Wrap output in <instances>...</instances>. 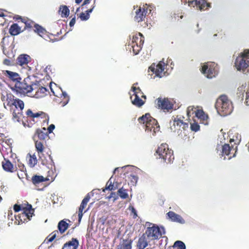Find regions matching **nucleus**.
<instances>
[{"mask_svg":"<svg viewBox=\"0 0 249 249\" xmlns=\"http://www.w3.org/2000/svg\"><path fill=\"white\" fill-rule=\"evenodd\" d=\"M173 124L171 125L170 128L171 131L177 132L179 137L184 141H189L190 137L186 134V129L188 127V123L183 122L181 117H173Z\"/></svg>","mask_w":249,"mask_h":249,"instance_id":"f03ea898","label":"nucleus"},{"mask_svg":"<svg viewBox=\"0 0 249 249\" xmlns=\"http://www.w3.org/2000/svg\"><path fill=\"white\" fill-rule=\"evenodd\" d=\"M131 185H135L137 182L138 177L134 174L131 173L128 176Z\"/></svg>","mask_w":249,"mask_h":249,"instance_id":"c03bdc74","label":"nucleus"},{"mask_svg":"<svg viewBox=\"0 0 249 249\" xmlns=\"http://www.w3.org/2000/svg\"><path fill=\"white\" fill-rule=\"evenodd\" d=\"M62 18H67L70 14V10L66 5H61L58 11Z\"/></svg>","mask_w":249,"mask_h":249,"instance_id":"7c9ffc66","label":"nucleus"},{"mask_svg":"<svg viewBox=\"0 0 249 249\" xmlns=\"http://www.w3.org/2000/svg\"><path fill=\"white\" fill-rule=\"evenodd\" d=\"M201 72L207 78H212L218 73L217 65L214 62H207L202 67Z\"/></svg>","mask_w":249,"mask_h":249,"instance_id":"6e6552de","label":"nucleus"},{"mask_svg":"<svg viewBox=\"0 0 249 249\" xmlns=\"http://www.w3.org/2000/svg\"><path fill=\"white\" fill-rule=\"evenodd\" d=\"M237 149V146L234 148L233 146H230L229 144H225L222 146V155L229 156V159H231L235 156Z\"/></svg>","mask_w":249,"mask_h":249,"instance_id":"4468645a","label":"nucleus"},{"mask_svg":"<svg viewBox=\"0 0 249 249\" xmlns=\"http://www.w3.org/2000/svg\"><path fill=\"white\" fill-rule=\"evenodd\" d=\"M145 234L152 240L158 239L161 236V233L159 228L155 226L148 227L145 231Z\"/></svg>","mask_w":249,"mask_h":249,"instance_id":"9d476101","label":"nucleus"},{"mask_svg":"<svg viewBox=\"0 0 249 249\" xmlns=\"http://www.w3.org/2000/svg\"><path fill=\"white\" fill-rule=\"evenodd\" d=\"M46 179L42 176L34 175L32 177V182L36 186H38L39 184L46 181Z\"/></svg>","mask_w":249,"mask_h":249,"instance_id":"cd10ccee","label":"nucleus"},{"mask_svg":"<svg viewBox=\"0 0 249 249\" xmlns=\"http://www.w3.org/2000/svg\"><path fill=\"white\" fill-rule=\"evenodd\" d=\"M144 43V37L142 35L139 33L138 34H136L133 36L132 39V44L143 45Z\"/></svg>","mask_w":249,"mask_h":249,"instance_id":"a878e982","label":"nucleus"},{"mask_svg":"<svg viewBox=\"0 0 249 249\" xmlns=\"http://www.w3.org/2000/svg\"><path fill=\"white\" fill-rule=\"evenodd\" d=\"M90 198V195L89 194H88L85 198L83 199L80 206L79 208V211H78V221L80 222L82 219V217L83 215V211L84 209L86 207L88 202Z\"/></svg>","mask_w":249,"mask_h":249,"instance_id":"aec40b11","label":"nucleus"},{"mask_svg":"<svg viewBox=\"0 0 249 249\" xmlns=\"http://www.w3.org/2000/svg\"><path fill=\"white\" fill-rule=\"evenodd\" d=\"M23 31V29L22 30L21 27L17 23H13L10 27L9 33L11 36H15L19 34Z\"/></svg>","mask_w":249,"mask_h":249,"instance_id":"b1692460","label":"nucleus"},{"mask_svg":"<svg viewBox=\"0 0 249 249\" xmlns=\"http://www.w3.org/2000/svg\"><path fill=\"white\" fill-rule=\"evenodd\" d=\"M61 30L59 32H57L56 34H51V36H49V38L51 40V41L52 42H54L55 41H57L58 40H60L62 38V37L60 38H56L55 36H58L59 35L61 34Z\"/></svg>","mask_w":249,"mask_h":249,"instance_id":"49530a36","label":"nucleus"},{"mask_svg":"<svg viewBox=\"0 0 249 249\" xmlns=\"http://www.w3.org/2000/svg\"><path fill=\"white\" fill-rule=\"evenodd\" d=\"M37 85L33 84L30 78L28 77L25 78L22 82L15 83V88L17 92L19 93L27 94L30 93L36 89Z\"/></svg>","mask_w":249,"mask_h":249,"instance_id":"0eeeda50","label":"nucleus"},{"mask_svg":"<svg viewBox=\"0 0 249 249\" xmlns=\"http://www.w3.org/2000/svg\"><path fill=\"white\" fill-rule=\"evenodd\" d=\"M132 89L133 92V95L135 96L136 93L137 94L139 95V96H141L142 98H143L145 99H146V96L143 94V92L142 91L141 89L139 87L136 88L135 87L133 86L132 87Z\"/></svg>","mask_w":249,"mask_h":249,"instance_id":"37998d69","label":"nucleus"},{"mask_svg":"<svg viewBox=\"0 0 249 249\" xmlns=\"http://www.w3.org/2000/svg\"><path fill=\"white\" fill-rule=\"evenodd\" d=\"M75 17L73 18L70 21L69 25L71 27H72L75 23Z\"/></svg>","mask_w":249,"mask_h":249,"instance_id":"e2e57ef3","label":"nucleus"},{"mask_svg":"<svg viewBox=\"0 0 249 249\" xmlns=\"http://www.w3.org/2000/svg\"><path fill=\"white\" fill-rule=\"evenodd\" d=\"M35 142V147L37 152H38V155H40L43 152L44 146L43 143L38 140L34 141Z\"/></svg>","mask_w":249,"mask_h":249,"instance_id":"ea45409f","label":"nucleus"},{"mask_svg":"<svg viewBox=\"0 0 249 249\" xmlns=\"http://www.w3.org/2000/svg\"><path fill=\"white\" fill-rule=\"evenodd\" d=\"M90 0H84L82 6H84V5L88 4L89 3Z\"/></svg>","mask_w":249,"mask_h":249,"instance_id":"69168bd1","label":"nucleus"},{"mask_svg":"<svg viewBox=\"0 0 249 249\" xmlns=\"http://www.w3.org/2000/svg\"><path fill=\"white\" fill-rule=\"evenodd\" d=\"M42 115L45 116V114L42 112H41L40 113H39V112H37V113H34V115H33V116H32V118H37Z\"/></svg>","mask_w":249,"mask_h":249,"instance_id":"5fc2aeb1","label":"nucleus"},{"mask_svg":"<svg viewBox=\"0 0 249 249\" xmlns=\"http://www.w3.org/2000/svg\"><path fill=\"white\" fill-rule=\"evenodd\" d=\"M30 58V56L27 54H21L17 58V64L22 67L26 71H30L31 69L28 66Z\"/></svg>","mask_w":249,"mask_h":249,"instance_id":"ddd939ff","label":"nucleus"},{"mask_svg":"<svg viewBox=\"0 0 249 249\" xmlns=\"http://www.w3.org/2000/svg\"><path fill=\"white\" fill-rule=\"evenodd\" d=\"M5 108L6 106L10 108L12 113V119L15 121H19L22 116V110L24 107V103L21 100L15 98L12 94H7L5 102L3 104Z\"/></svg>","mask_w":249,"mask_h":249,"instance_id":"f257e3e1","label":"nucleus"},{"mask_svg":"<svg viewBox=\"0 0 249 249\" xmlns=\"http://www.w3.org/2000/svg\"><path fill=\"white\" fill-rule=\"evenodd\" d=\"M132 241L129 239H123L117 246L116 249H131Z\"/></svg>","mask_w":249,"mask_h":249,"instance_id":"5701e85b","label":"nucleus"},{"mask_svg":"<svg viewBox=\"0 0 249 249\" xmlns=\"http://www.w3.org/2000/svg\"><path fill=\"white\" fill-rule=\"evenodd\" d=\"M155 155H158L160 159L166 163H171L174 160L173 151L169 148L166 143H161L156 151Z\"/></svg>","mask_w":249,"mask_h":249,"instance_id":"39448f33","label":"nucleus"},{"mask_svg":"<svg viewBox=\"0 0 249 249\" xmlns=\"http://www.w3.org/2000/svg\"><path fill=\"white\" fill-rule=\"evenodd\" d=\"M3 74L9 80L15 82H19L21 80V78L19 75L15 72H13L10 71H3Z\"/></svg>","mask_w":249,"mask_h":249,"instance_id":"a211bd4d","label":"nucleus"},{"mask_svg":"<svg viewBox=\"0 0 249 249\" xmlns=\"http://www.w3.org/2000/svg\"><path fill=\"white\" fill-rule=\"evenodd\" d=\"M2 165L3 169L8 172L13 173L17 171V168L14 167L13 164L9 160L5 159L2 162Z\"/></svg>","mask_w":249,"mask_h":249,"instance_id":"412c9836","label":"nucleus"},{"mask_svg":"<svg viewBox=\"0 0 249 249\" xmlns=\"http://www.w3.org/2000/svg\"><path fill=\"white\" fill-rule=\"evenodd\" d=\"M235 67L237 71L245 72L249 71V50H246L238 56L235 61Z\"/></svg>","mask_w":249,"mask_h":249,"instance_id":"423d86ee","label":"nucleus"},{"mask_svg":"<svg viewBox=\"0 0 249 249\" xmlns=\"http://www.w3.org/2000/svg\"><path fill=\"white\" fill-rule=\"evenodd\" d=\"M188 3L190 6H196V8L200 10H205L211 7L210 3L207 2L205 0H189Z\"/></svg>","mask_w":249,"mask_h":249,"instance_id":"f8f14e48","label":"nucleus"},{"mask_svg":"<svg viewBox=\"0 0 249 249\" xmlns=\"http://www.w3.org/2000/svg\"><path fill=\"white\" fill-rule=\"evenodd\" d=\"M148 244L145 234H143L139 238L137 243V247L138 249H144L148 246Z\"/></svg>","mask_w":249,"mask_h":249,"instance_id":"bb28decb","label":"nucleus"},{"mask_svg":"<svg viewBox=\"0 0 249 249\" xmlns=\"http://www.w3.org/2000/svg\"><path fill=\"white\" fill-rule=\"evenodd\" d=\"M59 231L55 230L50 233L45 239L44 242L47 244L53 242L57 237H58Z\"/></svg>","mask_w":249,"mask_h":249,"instance_id":"c9c22d12","label":"nucleus"},{"mask_svg":"<svg viewBox=\"0 0 249 249\" xmlns=\"http://www.w3.org/2000/svg\"><path fill=\"white\" fill-rule=\"evenodd\" d=\"M215 107L218 113L223 116L231 114L233 109L231 102L224 95L220 96L217 100Z\"/></svg>","mask_w":249,"mask_h":249,"instance_id":"20e7f679","label":"nucleus"},{"mask_svg":"<svg viewBox=\"0 0 249 249\" xmlns=\"http://www.w3.org/2000/svg\"><path fill=\"white\" fill-rule=\"evenodd\" d=\"M34 31L40 36H43L46 33V30L38 24H36V25H35Z\"/></svg>","mask_w":249,"mask_h":249,"instance_id":"58836bf2","label":"nucleus"},{"mask_svg":"<svg viewBox=\"0 0 249 249\" xmlns=\"http://www.w3.org/2000/svg\"><path fill=\"white\" fill-rule=\"evenodd\" d=\"M166 214L168 218L172 222L179 223L180 224L185 223V220L181 216L173 211H169Z\"/></svg>","mask_w":249,"mask_h":249,"instance_id":"f3484780","label":"nucleus"},{"mask_svg":"<svg viewBox=\"0 0 249 249\" xmlns=\"http://www.w3.org/2000/svg\"><path fill=\"white\" fill-rule=\"evenodd\" d=\"M14 210L15 212H18L20 211L21 210L20 205H19L18 204H15L14 206Z\"/></svg>","mask_w":249,"mask_h":249,"instance_id":"4d7b16f0","label":"nucleus"},{"mask_svg":"<svg viewBox=\"0 0 249 249\" xmlns=\"http://www.w3.org/2000/svg\"><path fill=\"white\" fill-rule=\"evenodd\" d=\"M55 128V125L53 124H51L50 125V126L48 127L47 130H48V133H51L53 132V130Z\"/></svg>","mask_w":249,"mask_h":249,"instance_id":"6e6d98bb","label":"nucleus"},{"mask_svg":"<svg viewBox=\"0 0 249 249\" xmlns=\"http://www.w3.org/2000/svg\"><path fill=\"white\" fill-rule=\"evenodd\" d=\"M132 48L133 52L135 54H137L141 50L142 45L132 44Z\"/></svg>","mask_w":249,"mask_h":249,"instance_id":"de8ad7c7","label":"nucleus"},{"mask_svg":"<svg viewBox=\"0 0 249 249\" xmlns=\"http://www.w3.org/2000/svg\"><path fill=\"white\" fill-rule=\"evenodd\" d=\"M95 6L93 5L92 8L87 10L85 13H81L79 15V18L81 20H87L89 18V14L92 12Z\"/></svg>","mask_w":249,"mask_h":249,"instance_id":"e433bc0d","label":"nucleus"},{"mask_svg":"<svg viewBox=\"0 0 249 249\" xmlns=\"http://www.w3.org/2000/svg\"><path fill=\"white\" fill-rule=\"evenodd\" d=\"M158 107L163 110L169 111L173 108V104L168 98H159L157 99Z\"/></svg>","mask_w":249,"mask_h":249,"instance_id":"9b49d317","label":"nucleus"},{"mask_svg":"<svg viewBox=\"0 0 249 249\" xmlns=\"http://www.w3.org/2000/svg\"><path fill=\"white\" fill-rule=\"evenodd\" d=\"M172 248L173 249H186L185 244L181 241H176Z\"/></svg>","mask_w":249,"mask_h":249,"instance_id":"a19ab883","label":"nucleus"},{"mask_svg":"<svg viewBox=\"0 0 249 249\" xmlns=\"http://www.w3.org/2000/svg\"><path fill=\"white\" fill-rule=\"evenodd\" d=\"M77 4H79L83 0H75Z\"/></svg>","mask_w":249,"mask_h":249,"instance_id":"774afa93","label":"nucleus"},{"mask_svg":"<svg viewBox=\"0 0 249 249\" xmlns=\"http://www.w3.org/2000/svg\"><path fill=\"white\" fill-rule=\"evenodd\" d=\"M26 114L28 117H30L31 118H32V116H33L34 115V113L30 109H29L27 110Z\"/></svg>","mask_w":249,"mask_h":249,"instance_id":"bf43d9fd","label":"nucleus"},{"mask_svg":"<svg viewBox=\"0 0 249 249\" xmlns=\"http://www.w3.org/2000/svg\"><path fill=\"white\" fill-rule=\"evenodd\" d=\"M59 233H63L68 228L69 224L64 220H61L58 224Z\"/></svg>","mask_w":249,"mask_h":249,"instance_id":"473e14b6","label":"nucleus"},{"mask_svg":"<svg viewBox=\"0 0 249 249\" xmlns=\"http://www.w3.org/2000/svg\"><path fill=\"white\" fill-rule=\"evenodd\" d=\"M25 17L22 18V17H21L20 16H19V15H16L14 17V19H16V20H20L21 21V22H22L23 19Z\"/></svg>","mask_w":249,"mask_h":249,"instance_id":"680f3d73","label":"nucleus"},{"mask_svg":"<svg viewBox=\"0 0 249 249\" xmlns=\"http://www.w3.org/2000/svg\"><path fill=\"white\" fill-rule=\"evenodd\" d=\"M199 128L200 126L197 123L191 124V129L192 130L196 132L199 130Z\"/></svg>","mask_w":249,"mask_h":249,"instance_id":"8fccbe9b","label":"nucleus"},{"mask_svg":"<svg viewBox=\"0 0 249 249\" xmlns=\"http://www.w3.org/2000/svg\"><path fill=\"white\" fill-rule=\"evenodd\" d=\"M46 130L45 127L42 129H37L33 136V140H44L48 137V132H45Z\"/></svg>","mask_w":249,"mask_h":249,"instance_id":"6ab92c4d","label":"nucleus"},{"mask_svg":"<svg viewBox=\"0 0 249 249\" xmlns=\"http://www.w3.org/2000/svg\"><path fill=\"white\" fill-rule=\"evenodd\" d=\"M79 246V241L76 238H72L71 241L66 242L62 249H77Z\"/></svg>","mask_w":249,"mask_h":249,"instance_id":"4be33fe9","label":"nucleus"},{"mask_svg":"<svg viewBox=\"0 0 249 249\" xmlns=\"http://www.w3.org/2000/svg\"><path fill=\"white\" fill-rule=\"evenodd\" d=\"M109 181H108L107 182V184H106V188L103 190V192H105L106 190H110V191H111V190H114V185H113V184H112V182H110V183H109V184L107 186V184H108V183H109Z\"/></svg>","mask_w":249,"mask_h":249,"instance_id":"3c124183","label":"nucleus"},{"mask_svg":"<svg viewBox=\"0 0 249 249\" xmlns=\"http://www.w3.org/2000/svg\"><path fill=\"white\" fill-rule=\"evenodd\" d=\"M60 98L61 100L60 101V104L62 107H64L66 105L69 100L70 97L65 92H62L61 94Z\"/></svg>","mask_w":249,"mask_h":249,"instance_id":"4c0bfd02","label":"nucleus"},{"mask_svg":"<svg viewBox=\"0 0 249 249\" xmlns=\"http://www.w3.org/2000/svg\"><path fill=\"white\" fill-rule=\"evenodd\" d=\"M115 196V193L112 192L110 194V196H108V198H111L112 197H114Z\"/></svg>","mask_w":249,"mask_h":249,"instance_id":"338daca9","label":"nucleus"},{"mask_svg":"<svg viewBox=\"0 0 249 249\" xmlns=\"http://www.w3.org/2000/svg\"><path fill=\"white\" fill-rule=\"evenodd\" d=\"M22 23L25 24L23 30H25L26 29L31 30L33 27L34 28L35 27V25L36 24L34 21L27 18H24L23 19Z\"/></svg>","mask_w":249,"mask_h":249,"instance_id":"c756f323","label":"nucleus"},{"mask_svg":"<svg viewBox=\"0 0 249 249\" xmlns=\"http://www.w3.org/2000/svg\"><path fill=\"white\" fill-rule=\"evenodd\" d=\"M3 64L6 66L11 65V61L9 59H5L3 61Z\"/></svg>","mask_w":249,"mask_h":249,"instance_id":"13d9d810","label":"nucleus"},{"mask_svg":"<svg viewBox=\"0 0 249 249\" xmlns=\"http://www.w3.org/2000/svg\"><path fill=\"white\" fill-rule=\"evenodd\" d=\"M134 96L135 98L133 100L132 99V96L130 97L132 100V103L136 107H142L144 104V102L140 99L139 95L136 93V95Z\"/></svg>","mask_w":249,"mask_h":249,"instance_id":"72a5a7b5","label":"nucleus"},{"mask_svg":"<svg viewBox=\"0 0 249 249\" xmlns=\"http://www.w3.org/2000/svg\"><path fill=\"white\" fill-rule=\"evenodd\" d=\"M148 13V8L146 7H140L136 11L134 20L140 22L144 20L145 16Z\"/></svg>","mask_w":249,"mask_h":249,"instance_id":"2eb2a0df","label":"nucleus"},{"mask_svg":"<svg viewBox=\"0 0 249 249\" xmlns=\"http://www.w3.org/2000/svg\"><path fill=\"white\" fill-rule=\"evenodd\" d=\"M245 103H246V105L249 106V92L246 93Z\"/></svg>","mask_w":249,"mask_h":249,"instance_id":"0e129e2a","label":"nucleus"},{"mask_svg":"<svg viewBox=\"0 0 249 249\" xmlns=\"http://www.w3.org/2000/svg\"><path fill=\"white\" fill-rule=\"evenodd\" d=\"M59 231L55 230L50 233L45 239L44 242L47 244L53 242L57 237H58Z\"/></svg>","mask_w":249,"mask_h":249,"instance_id":"f704fd0d","label":"nucleus"},{"mask_svg":"<svg viewBox=\"0 0 249 249\" xmlns=\"http://www.w3.org/2000/svg\"><path fill=\"white\" fill-rule=\"evenodd\" d=\"M140 124H145V131L155 136L160 130V125L157 121L153 118L149 113H146L138 119Z\"/></svg>","mask_w":249,"mask_h":249,"instance_id":"7ed1b4c3","label":"nucleus"},{"mask_svg":"<svg viewBox=\"0 0 249 249\" xmlns=\"http://www.w3.org/2000/svg\"><path fill=\"white\" fill-rule=\"evenodd\" d=\"M8 38H9V36L3 37L2 38V41H1V43H0L1 46L2 48V50H3V53L6 55H7V54H6L5 52V50L4 49V48L6 45H8Z\"/></svg>","mask_w":249,"mask_h":249,"instance_id":"a18cd8bd","label":"nucleus"},{"mask_svg":"<svg viewBox=\"0 0 249 249\" xmlns=\"http://www.w3.org/2000/svg\"><path fill=\"white\" fill-rule=\"evenodd\" d=\"M39 160L41 161V163L45 166H49V165H51V166L53 165V160L52 159V157L50 155H48V159L46 158L45 157L43 156H41L40 155H39Z\"/></svg>","mask_w":249,"mask_h":249,"instance_id":"2f4dec72","label":"nucleus"},{"mask_svg":"<svg viewBox=\"0 0 249 249\" xmlns=\"http://www.w3.org/2000/svg\"><path fill=\"white\" fill-rule=\"evenodd\" d=\"M38 85H37L36 89L35 90V93L34 94V96L36 98H39L44 97L47 95V93L48 92L47 89L43 87L42 86L37 87Z\"/></svg>","mask_w":249,"mask_h":249,"instance_id":"393cba45","label":"nucleus"},{"mask_svg":"<svg viewBox=\"0 0 249 249\" xmlns=\"http://www.w3.org/2000/svg\"><path fill=\"white\" fill-rule=\"evenodd\" d=\"M37 160L35 155L33 156L30 155V159L29 160V164L31 166L34 167L37 164Z\"/></svg>","mask_w":249,"mask_h":249,"instance_id":"09e8293b","label":"nucleus"},{"mask_svg":"<svg viewBox=\"0 0 249 249\" xmlns=\"http://www.w3.org/2000/svg\"><path fill=\"white\" fill-rule=\"evenodd\" d=\"M118 194L120 197L123 199H126L128 197L127 190L124 189L123 187H122L118 190Z\"/></svg>","mask_w":249,"mask_h":249,"instance_id":"79ce46f5","label":"nucleus"},{"mask_svg":"<svg viewBox=\"0 0 249 249\" xmlns=\"http://www.w3.org/2000/svg\"><path fill=\"white\" fill-rule=\"evenodd\" d=\"M23 213L22 214L26 216L28 219H30V217L32 216L34 214V210L32 208V206L30 204H27L26 207L22 208Z\"/></svg>","mask_w":249,"mask_h":249,"instance_id":"c85d7f7f","label":"nucleus"},{"mask_svg":"<svg viewBox=\"0 0 249 249\" xmlns=\"http://www.w3.org/2000/svg\"><path fill=\"white\" fill-rule=\"evenodd\" d=\"M194 108V107L192 106H189L187 108V115L188 116L190 115V114L191 113V111H193Z\"/></svg>","mask_w":249,"mask_h":249,"instance_id":"052dcab7","label":"nucleus"},{"mask_svg":"<svg viewBox=\"0 0 249 249\" xmlns=\"http://www.w3.org/2000/svg\"><path fill=\"white\" fill-rule=\"evenodd\" d=\"M195 116L199 120L200 122L205 125L208 124V116L201 109L194 111Z\"/></svg>","mask_w":249,"mask_h":249,"instance_id":"dca6fc26","label":"nucleus"},{"mask_svg":"<svg viewBox=\"0 0 249 249\" xmlns=\"http://www.w3.org/2000/svg\"><path fill=\"white\" fill-rule=\"evenodd\" d=\"M165 63L162 61H160L157 65L153 64L149 68V70H150L157 77L161 78L165 75Z\"/></svg>","mask_w":249,"mask_h":249,"instance_id":"1a4fd4ad","label":"nucleus"},{"mask_svg":"<svg viewBox=\"0 0 249 249\" xmlns=\"http://www.w3.org/2000/svg\"><path fill=\"white\" fill-rule=\"evenodd\" d=\"M129 209L131 211V213H133V218H136L138 215L135 209L133 206H129Z\"/></svg>","mask_w":249,"mask_h":249,"instance_id":"864d4df0","label":"nucleus"},{"mask_svg":"<svg viewBox=\"0 0 249 249\" xmlns=\"http://www.w3.org/2000/svg\"><path fill=\"white\" fill-rule=\"evenodd\" d=\"M18 166L19 168V170L21 172L24 173L25 175H26V174L25 173L26 172V168L25 167V166L24 165V164L20 163L18 164Z\"/></svg>","mask_w":249,"mask_h":249,"instance_id":"603ef678","label":"nucleus"}]
</instances>
